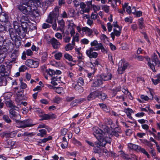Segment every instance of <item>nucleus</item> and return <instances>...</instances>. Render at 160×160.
I'll return each mask as SVG.
<instances>
[{
  "instance_id": "f257e3e1",
  "label": "nucleus",
  "mask_w": 160,
  "mask_h": 160,
  "mask_svg": "<svg viewBox=\"0 0 160 160\" xmlns=\"http://www.w3.org/2000/svg\"><path fill=\"white\" fill-rule=\"evenodd\" d=\"M93 135L99 141L98 143L95 142V146L93 148L94 152L100 154L102 152V149L101 147L104 146L107 143H110V138L107 137L105 139L102 134V131L97 127H94L92 128Z\"/></svg>"
},
{
  "instance_id": "f03ea898",
  "label": "nucleus",
  "mask_w": 160,
  "mask_h": 160,
  "mask_svg": "<svg viewBox=\"0 0 160 160\" xmlns=\"http://www.w3.org/2000/svg\"><path fill=\"white\" fill-rule=\"evenodd\" d=\"M18 8L21 12L26 15L34 14V12H36L35 10L37 7L34 3L31 5L29 3L25 2L22 0H20Z\"/></svg>"
},
{
  "instance_id": "7ed1b4c3",
  "label": "nucleus",
  "mask_w": 160,
  "mask_h": 160,
  "mask_svg": "<svg viewBox=\"0 0 160 160\" xmlns=\"http://www.w3.org/2000/svg\"><path fill=\"white\" fill-rule=\"evenodd\" d=\"M13 26L14 31H12V29H10L9 32L11 37H15L17 36V33L18 35L25 33L27 31L28 24L26 22H22L21 24V27L19 26V24L17 21L13 22Z\"/></svg>"
},
{
  "instance_id": "20e7f679",
  "label": "nucleus",
  "mask_w": 160,
  "mask_h": 160,
  "mask_svg": "<svg viewBox=\"0 0 160 160\" xmlns=\"http://www.w3.org/2000/svg\"><path fill=\"white\" fill-rule=\"evenodd\" d=\"M102 43H98L96 40H95L90 42V45L92 47L90 48L88 50H87L86 53L87 55L90 58H95L98 56V53L95 52H93V50L98 51V48L100 47Z\"/></svg>"
},
{
  "instance_id": "39448f33",
  "label": "nucleus",
  "mask_w": 160,
  "mask_h": 160,
  "mask_svg": "<svg viewBox=\"0 0 160 160\" xmlns=\"http://www.w3.org/2000/svg\"><path fill=\"white\" fill-rule=\"evenodd\" d=\"M58 9L55 8V9L51 12L48 18L46 20V22L52 24V27L54 30H57V24L56 19L58 18L59 16Z\"/></svg>"
},
{
  "instance_id": "423d86ee",
  "label": "nucleus",
  "mask_w": 160,
  "mask_h": 160,
  "mask_svg": "<svg viewBox=\"0 0 160 160\" xmlns=\"http://www.w3.org/2000/svg\"><path fill=\"white\" fill-rule=\"evenodd\" d=\"M148 61V66L153 71H155V67H160V55L158 57L154 54L150 58L147 57H145Z\"/></svg>"
},
{
  "instance_id": "0eeeda50",
  "label": "nucleus",
  "mask_w": 160,
  "mask_h": 160,
  "mask_svg": "<svg viewBox=\"0 0 160 160\" xmlns=\"http://www.w3.org/2000/svg\"><path fill=\"white\" fill-rule=\"evenodd\" d=\"M102 134L103 135L102 136L105 139H106L107 137L110 138V136H112L114 135L116 137H118L119 136L118 133V132H117L115 130H114L112 129H110L108 127L105 126L103 129V131H102ZM110 138V140L111 139Z\"/></svg>"
},
{
  "instance_id": "6e6552de",
  "label": "nucleus",
  "mask_w": 160,
  "mask_h": 160,
  "mask_svg": "<svg viewBox=\"0 0 160 160\" xmlns=\"http://www.w3.org/2000/svg\"><path fill=\"white\" fill-rule=\"evenodd\" d=\"M9 107H11V109L9 110L10 116L11 118L16 120L19 119L20 116L18 113L19 105H18V107L13 106L10 103H9Z\"/></svg>"
},
{
  "instance_id": "1a4fd4ad",
  "label": "nucleus",
  "mask_w": 160,
  "mask_h": 160,
  "mask_svg": "<svg viewBox=\"0 0 160 160\" xmlns=\"http://www.w3.org/2000/svg\"><path fill=\"white\" fill-rule=\"evenodd\" d=\"M17 124L18 127L23 128L27 127H30L33 125V124L32 123V120H27L19 122H18Z\"/></svg>"
},
{
  "instance_id": "9d476101",
  "label": "nucleus",
  "mask_w": 160,
  "mask_h": 160,
  "mask_svg": "<svg viewBox=\"0 0 160 160\" xmlns=\"http://www.w3.org/2000/svg\"><path fill=\"white\" fill-rule=\"evenodd\" d=\"M67 23L68 24V28L69 31L71 36H73L75 32L74 28L76 27V25L74 24L72 21L68 20L67 22Z\"/></svg>"
},
{
  "instance_id": "9b49d317",
  "label": "nucleus",
  "mask_w": 160,
  "mask_h": 160,
  "mask_svg": "<svg viewBox=\"0 0 160 160\" xmlns=\"http://www.w3.org/2000/svg\"><path fill=\"white\" fill-rule=\"evenodd\" d=\"M128 66V64L127 62H123L122 61H120L119 63L118 68V73H122Z\"/></svg>"
},
{
  "instance_id": "f8f14e48",
  "label": "nucleus",
  "mask_w": 160,
  "mask_h": 160,
  "mask_svg": "<svg viewBox=\"0 0 160 160\" xmlns=\"http://www.w3.org/2000/svg\"><path fill=\"white\" fill-rule=\"evenodd\" d=\"M38 64V61L33 60L32 59H28L26 62V64L28 67L31 68L37 67Z\"/></svg>"
},
{
  "instance_id": "ddd939ff",
  "label": "nucleus",
  "mask_w": 160,
  "mask_h": 160,
  "mask_svg": "<svg viewBox=\"0 0 160 160\" xmlns=\"http://www.w3.org/2000/svg\"><path fill=\"white\" fill-rule=\"evenodd\" d=\"M100 76L102 79L104 81L111 80L112 78V74L109 72H104Z\"/></svg>"
},
{
  "instance_id": "4468645a",
  "label": "nucleus",
  "mask_w": 160,
  "mask_h": 160,
  "mask_svg": "<svg viewBox=\"0 0 160 160\" xmlns=\"http://www.w3.org/2000/svg\"><path fill=\"white\" fill-rule=\"evenodd\" d=\"M122 27L114 28L113 29V32L111 33L110 35L113 40L115 38V36L117 37H119L120 35Z\"/></svg>"
},
{
  "instance_id": "2eb2a0df",
  "label": "nucleus",
  "mask_w": 160,
  "mask_h": 160,
  "mask_svg": "<svg viewBox=\"0 0 160 160\" xmlns=\"http://www.w3.org/2000/svg\"><path fill=\"white\" fill-rule=\"evenodd\" d=\"M50 42L52 45L53 48L55 49L59 48L61 45V43L55 38H53L51 39Z\"/></svg>"
},
{
  "instance_id": "dca6fc26",
  "label": "nucleus",
  "mask_w": 160,
  "mask_h": 160,
  "mask_svg": "<svg viewBox=\"0 0 160 160\" xmlns=\"http://www.w3.org/2000/svg\"><path fill=\"white\" fill-rule=\"evenodd\" d=\"M122 8L124 10L126 9V11L129 14L135 12V9L134 7H133L131 9V7L128 6L127 3H125L122 5Z\"/></svg>"
},
{
  "instance_id": "f3484780",
  "label": "nucleus",
  "mask_w": 160,
  "mask_h": 160,
  "mask_svg": "<svg viewBox=\"0 0 160 160\" xmlns=\"http://www.w3.org/2000/svg\"><path fill=\"white\" fill-rule=\"evenodd\" d=\"M102 80L100 76H98L94 80V81L93 83L92 86L95 87L100 86L103 83Z\"/></svg>"
},
{
  "instance_id": "a211bd4d",
  "label": "nucleus",
  "mask_w": 160,
  "mask_h": 160,
  "mask_svg": "<svg viewBox=\"0 0 160 160\" xmlns=\"http://www.w3.org/2000/svg\"><path fill=\"white\" fill-rule=\"evenodd\" d=\"M7 52V48L0 45V57L1 58H2L3 60H4L6 56Z\"/></svg>"
},
{
  "instance_id": "6ab92c4d",
  "label": "nucleus",
  "mask_w": 160,
  "mask_h": 160,
  "mask_svg": "<svg viewBox=\"0 0 160 160\" xmlns=\"http://www.w3.org/2000/svg\"><path fill=\"white\" fill-rule=\"evenodd\" d=\"M58 26L57 29V31L60 30L62 32H63L65 27L64 21L62 19L60 20H58Z\"/></svg>"
},
{
  "instance_id": "aec40b11",
  "label": "nucleus",
  "mask_w": 160,
  "mask_h": 160,
  "mask_svg": "<svg viewBox=\"0 0 160 160\" xmlns=\"http://www.w3.org/2000/svg\"><path fill=\"white\" fill-rule=\"evenodd\" d=\"M82 32H85L88 37H90L92 35V30L87 27H82Z\"/></svg>"
},
{
  "instance_id": "412c9836",
  "label": "nucleus",
  "mask_w": 160,
  "mask_h": 160,
  "mask_svg": "<svg viewBox=\"0 0 160 160\" xmlns=\"http://www.w3.org/2000/svg\"><path fill=\"white\" fill-rule=\"evenodd\" d=\"M99 93V91H96L90 93L87 97V100L88 101L93 100L96 97H97L98 94Z\"/></svg>"
},
{
  "instance_id": "4be33fe9",
  "label": "nucleus",
  "mask_w": 160,
  "mask_h": 160,
  "mask_svg": "<svg viewBox=\"0 0 160 160\" xmlns=\"http://www.w3.org/2000/svg\"><path fill=\"white\" fill-rule=\"evenodd\" d=\"M85 100L86 99L84 98H81L76 99L71 103V105L72 107H74L76 106L78 104L80 103L85 101Z\"/></svg>"
},
{
  "instance_id": "5701e85b",
  "label": "nucleus",
  "mask_w": 160,
  "mask_h": 160,
  "mask_svg": "<svg viewBox=\"0 0 160 160\" xmlns=\"http://www.w3.org/2000/svg\"><path fill=\"white\" fill-rule=\"evenodd\" d=\"M54 0H47L42 3V7L44 9L47 8L48 7L52 4Z\"/></svg>"
},
{
  "instance_id": "b1692460",
  "label": "nucleus",
  "mask_w": 160,
  "mask_h": 160,
  "mask_svg": "<svg viewBox=\"0 0 160 160\" xmlns=\"http://www.w3.org/2000/svg\"><path fill=\"white\" fill-rule=\"evenodd\" d=\"M80 8H81V11L83 12L82 13L85 12H90V9L89 8H86V5L83 2H82L80 5Z\"/></svg>"
},
{
  "instance_id": "393cba45",
  "label": "nucleus",
  "mask_w": 160,
  "mask_h": 160,
  "mask_svg": "<svg viewBox=\"0 0 160 160\" xmlns=\"http://www.w3.org/2000/svg\"><path fill=\"white\" fill-rule=\"evenodd\" d=\"M72 87L80 93L82 92L83 91L82 87L80 86L78 84H77L76 83H73L72 85Z\"/></svg>"
},
{
  "instance_id": "a878e982",
  "label": "nucleus",
  "mask_w": 160,
  "mask_h": 160,
  "mask_svg": "<svg viewBox=\"0 0 160 160\" xmlns=\"http://www.w3.org/2000/svg\"><path fill=\"white\" fill-rule=\"evenodd\" d=\"M7 15L4 12L0 13V20L2 22H5L7 21Z\"/></svg>"
},
{
  "instance_id": "bb28decb",
  "label": "nucleus",
  "mask_w": 160,
  "mask_h": 160,
  "mask_svg": "<svg viewBox=\"0 0 160 160\" xmlns=\"http://www.w3.org/2000/svg\"><path fill=\"white\" fill-rule=\"evenodd\" d=\"M55 118L56 116L53 114H44L43 115V119L44 120L54 118Z\"/></svg>"
},
{
  "instance_id": "cd10ccee",
  "label": "nucleus",
  "mask_w": 160,
  "mask_h": 160,
  "mask_svg": "<svg viewBox=\"0 0 160 160\" xmlns=\"http://www.w3.org/2000/svg\"><path fill=\"white\" fill-rule=\"evenodd\" d=\"M137 151L142 152L144 154L146 155L148 158H149L150 157V156L148 154V152L145 150L144 148H142L140 146H138Z\"/></svg>"
},
{
  "instance_id": "c85d7f7f",
  "label": "nucleus",
  "mask_w": 160,
  "mask_h": 160,
  "mask_svg": "<svg viewBox=\"0 0 160 160\" xmlns=\"http://www.w3.org/2000/svg\"><path fill=\"white\" fill-rule=\"evenodd\" d=\"M39 132L37 133V135L38 136H40L41 137H44L46 134L47 133L46 131L44 129H42L39 130Z\"/></svg>"
},
{
  "instance_id": "c756f323",
  "label": "nucleus",
  "mask_w": 160,
  "mask_h": 160,
  "mask_svg": "<svg viewBox=\"0 0 160 160\" xmlns=\"http://www.w3.org/2000/svg\"><path fill=\"white\" fill-rule=\"evenodd\" d=\"M125 112L126 113L128 117L130 119H132V117L131 116V114L133 112L132 110L128 108L127 109L125 110Z\"/></svg>"
},
{
  "instance_id": "7c9ffc66",
  "label": "nucleus",
  "mask_w": 160,
  "mask_h": 160,
  "mask_svg": "<svg viewBox=\"0 0 160 160\" xmlns=\"http://www.w3.org/2000/svg\"><path fill=\"white\" fill-rule=\"evenodd\" d=\"M138 146H139L132 143H129L128 144V148L130 149L135 150L136 151H137Z\"/></svg>"
},
{
  "instance_id": "2f4dec72",
  "label": "nucleus",
  "mask_w": 160,
  "mask_h": 160,
  "mask_svg": "<svg viewBox=\"0 0 160 160\" xmlns=\"http://www.w3.org/2000/svg\"><path fill=\"white\" fill-rule=\"evenodd\" d=\"M110 2H111L112 5L113 6L117 4L120 5L121 3L120 0H108V3H109Z\"/></svg>"
},
{
  "instance_id": "473e14b6",
  "label": "nucleus",
  "mask_w": 160,
  "mask_h": 160,
  "mask_svg": "<svg viewBox=\"0 0 160 160\" xmlns=\"http://www.w3.org/2000/svg\"><path fill=\"white\" fill-rule=\"evenodd\" d=\"M99 93L98 94L97 97L101 98L102 101L104 100L106 98V95L100 91H99Z\"/></svg>"
},
{
  "instance_id": "72a5a7b5",
  "label": "nucleus",
  "mask_w": 160,
  "mask_h": 160,
  "mask_svg": "<svg viewBox=\"0 0 160 160\" xmlns=\"http://www.w3.org/2000/svg\"><path fill=\"white\" fill-rule=\"evenodd\" d=\"M5 72H6V69L5 65H1L0 66V73H2L1 76H6L4 75Z\"/></svg>"
},
{
  "instance_id": "f704fd0d",
  "label": "nucleus",
  "mask_w": 160,
  "mask_h": 160,
  "mask_svg": "<svg viewBox=\"0 0 160 160\" xmlns=\"http://www.w3.org/2000/svg\"><path fill=\"white\" fill-rule=\"evenodd\" d=\"M48 55L47 52H44L42 54L41 61L42 62H45L47 59Z\"/></svg>"
},
{
  "instance_id": "c9c22d12",
  "label": "nucleus",
  "mask_w": 160,
  "mask_h": 160,
  "mask_svg": "<svg viewBox=\"0 0 160 160\" xmlns=\"http://www.w3.org/2000/svg\"><path fill=\"white\" fill-rule=\"evenodd\" d=\"M12 68V65L9 64L7 66V70H6V72L5 73V75L6 76H9L10 73V69Z\"/></svg>"
},
{
  "instance_id": "e433bc0d",
  "label": "nucleus",
  "mask_w": 160,
  "mask_h": 160,
  "mask_svg": "<svg viewBox=\"0 0 160 160\" xmlns=\"http://www.w3.org/2000/svg\"><path fill=\"white\" fill-rule=\"evenodd\" d=\"M73 36L72 41V44L74 45L75 41L78 42L79 40V34L78 33H76L75 36H74V35Z\"/></svg>"
},
{
  "instance_id": "4c0bfd02",
  "label": "nucleus",
  "mask_w": 160,
  "mask_h": 160,
  "mask_svg": "<svg viewBox=\"0 0 160 160\" xmlns=\"http://www.w3.org/2000/svg\"><path fill=\"white\" fill-rule=\"evenodd\" d=\"M54 90L55 92L58 94H61L63 93L64 91L62 87H55L54 88Z\"/></svg>"
},
{
  "instance_id": "58836bf2",
  "label": "nucleus",
  "mask_w": 160,
  "mask_h": 160,
  "mask_svg": "<svg viewBox=\"0 0 160 160\" xmlns=\"http://www.w3.org/2000/svg\"><path fill=\"white\" fill-rule=\"evenodd\" d=\"M54 56L56 59L58 60H60L62 56V54L61 52H57L55 53Z\"/></svg>"
},
{
  "instance_id": "ea45409f",
  "label": "nucleus",
  "mask_w": 160,
  "mask_h": 160,
  "mask_svg": "<svg viewBox=\"0 0 160 160\" xmlns=\"http://www.w3.org/2000/svg\"><path fill=\"white\" fill-rule=\"evenodd\" d=\"M92 8L95 12H97L99 11L101 8L100 6L96 5L94 4L92 5Z\"/></svg>"
},
{
  "instance_id": "a19ab883",
  "label": "nucleus",
  "mask_w": 160,
  "mask_h": 160,
  "mask_svg": "<svg viewBox=\"0 0 160 160\" xmlns=\"http://www.w3.org/2000/svg\"><path fill=\"white\" fill-rule=\"evenodd\" d=\"M64 57L65 58L69 61H72L73 60L72 57L70 54L66 53L64 55Z\"/></svg>"
},
{
  "instance_id": "79ce46f5",
  "label": "nucleus",
  "mask_w": 160,
  "mask_h": 160,
  "mask_svg": "<svg viewBox=\"0 0 160 160\" xmlns=\"http://www.w3.org/2000/svg\"><path fill=\"white\" fill-rule=\"evenodd\" d=\"M72 45L71 44H67L66 46L65 47V49L67 51H68L69 50H72L73 48V45Z\"/></svg>"
},
{
  "instance_id": "37998d69",
  "label": "nucleus",
  "mask_w": 160,
  "mask_h": 160,
  "mask_svg": "<svg viewBox=\"0 0 160 160\" xmlns=\"http://www.w3.org/2000/svg\"><path fill=\"white\" fill-rule=\"evenodd\" d=\"M102 9L105 12L108 13L109 10V7L107 5H104L102 6Z\"/></svg>"
},
{
  "instance_id": "c03bdc74",
  "label": "nucleus",
  "mask_w": 160,
  "mask_h": 160,
  "mask_svg": "<svg viewBox=\"0 0 160 160\" xmlns=\"http://www.w3.org/2000/svg\"><path fill=\"white\" fill-rule=\"evenodd\" d=\"M142 142L143 144H145L149 147H151L152 146V144L150 142V141L146 140L144 139L142 140Z\"/></svg>"
},
{
  "instance_id": "a18cd8bd",
  "label": "nucleus",
  "mask_w": 160,
  "mask_h": 160,
  "mask_svg": "<svg viewBox=\"0 0 160 160\" xmlns=\"http://www.w3.org/2000/svg\"><path fill=\"white\" fill-rule=\"evenodd\" d=\"M46 72L51 77L55 75V71L52 69H49L48 70H47Z\"/></svg>"
},
{
  "instance_id": "49530a36",
  "label": "nucleus",
  "mask_w": 160,
  "mask_h": 160,
  "mask_svg": "<svg viewBox=\"0 0 160 160\" xmlns=\"http://www.w3.org/2000/svg\"><path fill=\"white\" fill-rule=\"evenodd\" d=\"M122 92L125 94L127 95L128 96H130L131 98L129 97L130 99H132V98L131 96V93L129 92L127 90L123 89L122 90Z\"/></svg>"
},
{
  "instance_id": "de8ad7c7",
  "label": "nucleus",
  "mask_w": 160,
  "mask_h": 160,
  "mask_svg": "<svg viewBox=\"0 0 160 160\" xmlns=\"http://www.w3.org/2000/svg\"><path fill=\"white\" fill-rule=\"evenodd\" d=\"M100 39L102 41L105 42L106 40H108V38L105 34H102L101 35Z\"/></svg>"
},
{
  "instance_id": "09e8293b",
  "label": "nucleus",
  "mask_w": 160,
  "mask_h": 160,
  "mask_svg": "<svg viewBox=\"0 0 160 160\" xmlns=\"http://www.w3.org/2000/svg\"><path fill=\"white\" fill-rule=\"evenodd\" d=\"M27 67L24 65H22L19 69L20 72H24L27 69Z\"/></svg>"
},
{
  "instance_id": "8fccbe9b",
  "label": "nucleus",
  "mask_w": 160,
  "mask_h": 160,
  "mask_svg": "<svg viewBox=\"0 0 160 160\" xmlns=\"http://www.w3.org/2000/svg\"><path fill=\"white\" fill-rule=\"evenodd\" d=\"M3 118L6 122L8 123H9L11 122V120L10 119L8 116L7 115L3 116Z\"/></svg>"
},
{
  "instance_id": "3c124183",
  "label": "nucleus",
  "mask_w": 160,
  "mask_h": 160,
  "mask_svg": "<svg viewBox=\"0 0 160 160\" xmlns=\"http://www.w3.org/2000/svg\"><path fill=\"white\" fill-rule=\"evenodd\" d=\"M25 52L28 56H32L33 55V52L30 49L27 50Z\"/></svg>"
},
{
  "instance_id": "603ef678",
  "label": "nucleus",
  "mask_w": 160,
  "mask_h": 160,
  "mask_svg": "<svg viewBox=\"0 0 160 160\" xmlns=\"http://www.w3.org/2000/svg\"><path fill=\"white\" fill-rule=\"evenodd\" d=\"M17 57V54L15 52H13L11 56V58L12 59V61H15Z\"/></svg>"
},
{
  "instance_id": "864d4df0",
  "label": "nucleus",
  "mask_w": 160,
  "mask_h": 160,
  "mask_svg": "<svg viewBox=\"0 0 160 160\" xmlns=\"http://www.w3.org/2000/svg\"><path fill=\"white\" fill-rule=\"evenodd\" d=\"M99 105L100 107L103 109L104 111L106 112H108L107 107L105 104L103 103H99Z\"/></svg>"
},
{
  "instance_id": "5fc2aeb1",
  "label": "nucleus",
  "mask_w": 160,
  "mask_h": 160,
  "mask_svg": "<svg viewBox=\"0 0 160 160\" xmlns=\"http://www.w3.org/2000/svg\"><path fill=\"white\" fill-rule=\"evenodd\" d=\"M77 82L78 85L80 84L81 85H83L84 84L83 79L81 77L78 78Z\"/></svg>"
},
{
  "instance_id": "6e6d98bb",
  "label": "nucleus",
  "mask_w": 160,
  "mask_h": 160,
  "mask_svg": "<svg viewBox=\"0 0 160 160\" xmlns=\"http://www.w3.org/2000/svg\"><path fill=\"white\" fill-rule=\"evenodd\" d=\"M55 36L58 39L61 40L62 39V36L60 33H56L55 34Z\"/></svg>"
},
{
  "instance_id": "4d7b16f0",
  "label": "nucleus",
  "mask_w": 160,
  "mask_h": 160,
  "mask_svg": "<svg viewBox=\"0 0 160 160\" xmlns=\"http://www.w3.org/2000/svg\"><path fill=\"white\" fill-rule=\"evenodd\" d=\"M61 146L63 149L67 148L68 147V142H63L61 144Z\"/></svg>"
},
{
  "instance_id": "13d9d810",
  "label": "nucleus",
  "mask_w": 160,
  "mask_h": 160,
  "mask_svg": "<svg viewBox=\"0 0 160 160\" xmlns=\"http://www.w3.org/2000/svg\"><path fill=\"white\" fill-rule=\"evenodd\" d=\"M101 50L102 52L103 53H105L107 52L106 50L103 47L102 44L98 48V50Z\"/></svg>"
},
{
  "instance_id": "bf43d9fd",
  "label": "nucleus",
  "mask_w": 160,
  "mask_h": 160,
  "mask_svg": "<svg viewBox=\"0 0 160 160\" xmlns=\"http://www.w3.org/2000/svg\"><path fill=\"white\" fill-rule=\"evenodd\" d=\"M20 83V87L22 89H25L27 88V84L23 82L22 80H21Z\"/></svg>"
},
{
  "instance_id": "052dcab7",
  "label": "nucleus",
  "mask_w": 160,
  "mask_h": 160,
  "mask_svg": "<svg viewBox=\"0 0 160 160\" xmlns=\"http://www.w3.org/2000/svg\"><path fill=\"white\" fill-rule=\"evenodd\" d=\"M51 25L48 23H43L42 25V28L43 29H45L49 28Z\"/></svg>"
},
{
  "instance_id": "680f3d73",
  "label": "nucleus",
  "mask_w": 160,
  "mask_h": 160,
  "mask_svg": "<svg viewBox=\"0 0 160 160\" xmlns=\"http://www.w3.org/2000/svg\"><path fill=\"white\" fill-rule=\"evenodd\" d=\"M7 143L8 145V147L12 146L14 144V142H12L11 140H7Z\"/></svg>"
},
{
  "instance_id": "e2e57ef3",
  "label": "nucleus",
  "mask_w": 160,
  "mask_h": 160,
  "mask_svg": "<svg viewBox=\"0 0 160 160\" xmlns=\"http://www.w3.org/2000/svg\"><path fill=\"white\" fill-rule=\"evenodd\" d=\"M107 28L109 32H111L112 29V26L110 22H108L107 24Z\"/></svg>"
},
{
  "instance_id": "0e129e2a",
  "label": "nucleus",
  "mask_w": 160,
  "mask_h": 160,
  "mask_svg": "<svg viewBox=\"0 0 160 160\" xmlns=\"http://www.w3.org/2000/svg\"><path fill=\"white\" fill-rule=\"evenodd\" d=\"M68 131L67 129L64 128L62 129L61 131V133L62 135H65L67 133Z\"/></svg>"
},
{
  "instance_id": "69168bd1",
  "label": "nucleus",
  "mask_w": 160,
  "mask_h": 160,
  "mask_svg": "<svg viewBox=\"0 0 160 160\" xmlns=\"http://www.w3.org/2000/svg\"><path fill=\"white\" fill-rule=\"evenodd\" d=\"M133 13L137 17H140L142 15V12L140 11H137L136 12L135 10V12Z\"/></svg>"
},
{
  "instance_id": "338daca9",
  "label": "nucleus",
  "mask_w": 160,
  "mask_h": 160,
  "mask_svg": "<svg viewBox=\"0 0 160 160\" xmlns=\"http://www.w3.org/2000/svg\"><path fill=\"white\" fill-rule=\"evenodd\" d=\"M89 42L88 40L86 38H84L81 40L82 42L84 44H88Z\"/></svg>"
},
{
  "instance_id": "774afa93",
  "label": "nucleus",
  "mask_w": 160,
  "mask_h": 160,
  "mask_svg": "<svg viewBox=\"0 0 160 160\" xmlns=\"http://www.w3.org/2000/svg\"><path fill=\"white\" fill-rule=\"evenodd\" d=\"M141 127L143 129L146 131L148 130L149 129L148 126L146 124H142V125Z\"/></svg>"
}]
</instances>
